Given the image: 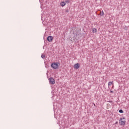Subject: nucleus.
Returning a JSON list of instances; mask_svg holds the SVG:
<instances>
[{
  "label": "nucleus",
  "mask_w": 129,
  "mask_h": 129,
  "mask_svg": "<svg viewBox=\"0 0 129 129\" xmlns=\"http://www.w3.org/2000/svg\"><path fill=\"white\" fill-rule=\"evenodd\" d=\"M122 119H125V118H120L119 119V123H120V125H125V120H122Z\"/></svg>",
  "instance_id": "obj_1"
},
{
  "label": "nucleus",
  "mask_w": 129,
  "mask_h": 129,
  "mask_svg": "<svg viewBox=\"0 0 129 129\" xmlns=\"http://www.w3.org/2000/svg\"><path fill=\"white\" fill-rule=\"evenodd\" d=\"M51 67H52V68H53V69H58L59 66H58V63L56 62H53L51 64Z\"/></svg>",
  "instance_id": "obj_2"
},
{
  "label": "nucleus",
  "mask_w": 129,
  "mask_h": 129,
  "mask_svg": "<svg viewBox=\"0 0 129 129\" xmlns=\"http://www.w3.org/2000/svg\"><path fill=\"white\" fill-rule=\"evenodd\" d=\"M48 80L50 84H55V80L53 78H49Z\"/></svg>",
  "instance_id": "obj_3"
},
{
  "label": "nucleus",
  "mask_w": 129,
  "mask_h": 129,
  "mask_svg": "<svg viewBox=\"0 0 129 129\" xmlns=\"http://www.w3.org/2000/svg\"><path fill=\"white\" fill-rule=\"evenodd\" d=\"M47 40L48 42H51V41H53V37H52V36H49L47 37Z\"/></svg>",
  "instance_id": "obj_4"
},
{
  "label": "nucleus",
  "mask_w": 129,
  "mask_h": 129,
  "mask_svg": "<svg viewBox=\"0 0 129 129\" xmlns=\"http://www.w3.org/2000/svg\"><path fill=\"white\" fill-rule=\"evenodd\" d=\"M80 67V64L78 63L74 65V68H75L76 69H79Z\"/></svg>",
  "instance_id": "obj_5"
},
{
  "label": "nucleus",
  "mask_w": 129,
  "mask_h": 129,
  "mask_svg": "<svg viewBox=\"0 0 129 129\" xmlns=\"http://www.w3.org/2000/svg\"><path fill=\"white\" fill-rule=\"evenodd\" d=\"M60 6H61V7H64L65 6H66V3L64 2H61L60 3Z\"/></svg>",
  "instance_id": "obj_6"
},
{
  "label": "nucleus",
  "mask_w": 129,
  "mask_h": 129,
  "mask_svg": "<svg viewBox=\"0 0 129 129\" xmlns=\"http://www.w3.org/2000/svg\"><path fill=\"white\" fill-rule=\"evenodd\" d=\"M92 31L93 33H96V32H97V29H96V28H93Z\"/></svg>",
  "instance_id": "obj_7"
},
{
  "label": "nucleus",
  "mask_w": 129,
  "mask_h": 129,
  "mask_svg": "<svg viewBox=\"0 0 129 129\" xmlns=\"http://www.w3.org/2000/svg\"><path fill=\"white\" fill-rule=\"evenodd\" d=\"M113 84V81L109 82L108 83V86H110V85H112Z\"/></svg>",
  "instance_id": "obj_8"
},
{
  "label": "nucleus",
  "mask_w": 129,
  "mask_h": 129,
  "mask_svg": "<svg viewBox=\"0 0 129 129\" xmlns=\"http://www.w3.org/2000/svg\"><path fill=\"white\" fill-rule=\"evenodd\" d=\"M41 57V58H42V59H45V58L46 57V55H45V54H42Z\"/></svg>",
  "instance_id": "obj_9"
},
{
  "label": "nucleus",
  "mask_w": 129,
  "mask_h": 129,
  "mask_svg": "<svg viewBox=\"0 0 129 129\" xmlns=\"http://www.w3.org/2000/svg\"><path fill=\"white\" fill-rule=\"evenodd\" d=\"M100 16H103L104 15V12H103V11H101L100 12Z\"/></svg>",
  "instance_id": "obj_10"
},
{
  "label": "nucleus",
  "mask_w": 129,
  "mask_h": 129,
  "mask_svg": "<svg viewBox=\"0 0 129 129\" xmlns=\"http://www.w3.org/2000/svg\"><path fill=\"white\" fill-rule=\"evenodd\" d=\"M119 112L120 113H123V111L122 110L120 109L119 110Z\"/></svg>",
  "instance_id": "obj_11"
},
{
  "label": "nucleus",
  "mask_w": 129,
  "mask_h": 129,
  "mask_svg": "<svg viewBox=\"0 0 129 129\" xmlns=\"http://www.w3.org/2000/svg\"><path fill=\"white\" fill-rule=\"evenodd\" d=\"M115 123V124H117V123H118V121H116Z\"/></svg>",
  "instance_id": "obj_12"
},
{
  "label": "nucleus",
  "mask_w": 129,
  "mask_h": 129,
  "mask_svg": "<svg viewBox=\"0 0 129 129\" xmlns=\"http://www.w3.org/2000/svg\"><path fill=\"white\" fill-rule=\"evenodd\" d=\"M110 93H113V91H110Z\"/></svg>",
  "instance_id": "obj_13"
}]
</instances>
